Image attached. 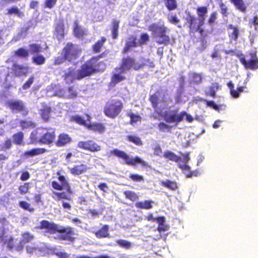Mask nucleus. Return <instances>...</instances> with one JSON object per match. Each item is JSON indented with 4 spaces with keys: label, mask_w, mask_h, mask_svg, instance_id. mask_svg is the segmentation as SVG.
I'll list each match as a JSON object with an SVG mask.
<instances>
[{
    "label": "nucleus",
    "mask_w": 258,
    "mask_h": 258,
    "mask_svg": "<svg viewBox=\"0 0 258 258\" xmlns=\"http://www.w3.org/2000/svg\"><path fill=\"white\" fill-rule=\"evenodd\" d=\"M148 29L152 32L153 36L156 39V43L159 45H173L175 43L173 37L168 35L170 31L164 24L154 23L151 24Z\"/></svg>",
    "instance_id": "obj_1"
},
{
    "label": "nucleus",
    "mask_w": 258,
    "mask_h": 258,
    "mask_svg": "<svg viewBox=\"0 0 258 258\" xmlns=\"http://www.w3.org/2000/svg\"><path fill=\"white\" fill-rule=\"evenodd\" d=\"M82 49L78 45L72 42H68L62 48L61 55L54 58V64L59 65L66 60L70 62L75 60L80 57Z\"/></svg>",
    "instance_id": "obj_2"
},
{
    "label": "nucleus",
    "mask_w": 258,
    "mask_h": 258,
    "mask_svg": "<svg viewBox=\"0 0 258 258\" xmlns=\"http://www.w3.org/2000/svg\"><path fill=\"white\" fill-rule=\"evenodd\" d=\"M146 66L151 68L155 67L154 62L149 59L142 58L140 61H137L135 58L127 55L122 57L120 67H116L115 70L116 71H120V73H125L131 69L138 71Z\"/></svg>",
    "instance_id": "obj_3"
},
{
    "label": "nucleus",
    "mask_w": 258,
    "mask_h": 258,
    "mask_svg": "<svg viewBox=\"0 0 258 258\" xmlns=\"http://www.w3.org/2000/svg\"><path fill=\"white\" fill-rule=\"evenodd\" d=\"M123 107L121 100L117 99H109L105 103L103 113L107 117L114 119L119 115Z\"/></svg>",
    "instance_id": "obj_4"
},
{
    "label": "nucleus",
    "mask_w": 258,
    "mask_h": 258,
    "mask_svg": "<svg viewBox=\"0 0 258 258\" xmlns=\"http://www.w3.org/2000/svg\"><path fill=\"white\" fill-rule=\"evenodd\" d=\"M110 153L118 158L124 160L125 164L132 166H135L137 164H141L143 167H148L147 162L142 160L139 156H135L134 158H131L130 156L123 151L119 150L117 149H114L111 151Z\"/></svg>",
    "instance_id": "obj_5"
},
{
    "label": "nucleus",
    "mask_w": 258,
    "mask_h": 258,
    "mask_svg": "<svg viewBox=\"0 0 258 258\" xmlns=\"http://www.w3.org/2000/svg\"><path fill=\"white\" fill-rule=\"evenodd\" d=\"M102 71L100 67H98L92 61L90 58L84 63L78 71L77 73V79L80 80L86 77Z\"/></svg>",
    "instance_id": "obj_6"
},
{
    "label": "nucleus",
    "mask_w": 258,
    "mask_h": 258,
    "mask_svg": "<svg viewBox=\"0 0 258 258\" xmlns=\"http://www.w3.org/2000/svg\"><path fill=\"white\" fill-rule=\"evenodd\" d=\"M184 117L188 122H191L194 120L193 117L185 111H181L179 114H177V111H174L173 113L166 116L164 120L168 123L175 122L177 124L183 121Z\"/></svg>",
    "instance_id": "obj_7"
},
{
    "label": "nucleus",
    "mask_w": 258,
    "mask_h": 258,
    "mask_svg": "<svg viewBox=\"0 0 258 258\" xmlns=\"http://www.w3.org/2000/svg\"><path fill=\"white\" fill-rule=\"evenodd\" d=\"M235 56L239 58L240 62L244 66L245 69L254 70L258 69V57L254 52L249 53L250 58L247 61L242 53L235 54Z\"/></svg>",
    "instance_id": "obj_8"
},
{
    "label": "nucleus",
    "mask_w": 258,
    "mask_h": 258,
    "mask_svg": "<svg viewBox=\"0 0 258 258\" xmlns=\"http://www.w3.org/2000/svg\"><path fill=\"white\" fill-rule=\"evenodd\" d=\"M61 226L50 222L46 220H43L40 222V224L35 227L36 229L44 230V232L49 234H54L58 233Z\"/></svg>",
    "instance_id": "obj_9"
},
{
    "label": "nucleus",
    "mask_w": 258,
    "mask_h": 258,
    "mask_svg": "<svg viewBox=\"0 0 258 258\" xmlns=\"http://www.w3.org/2000/svg\"><path fill=\"white\" fill-rule=\"evenodd\" d=\"M77 147L92 153L98 152L101 150V146L91 140L80 141L78 143Z\"/></svg>",
    "instance_id": "obj_10"
},
{
    "label": "nucleus",
    "mask_w": 258,
    "mask_h": 258,
    "mask_svg": "<svg viewBox=\"0 0 258 258\" xmlns=\"http://www.w3.org/2000/svg\"><path fill=\"white\" fill-rule=\"evenodd\" d=\"M41 144L51 145L56 138L55 131L45 127H41Z\"/></svg>",
    "instance_id": "obj_11"
},
{
    "label": "nucleus",
    "mask_w": 258,
    "mask_h": 258,
    "mask_svg": "<svg viewBox=\"0 0 258 258\" xmlns=\"http://www.w3.org/2000/svg\"><path fill=\"white\" fill-rule=\"evenodd\" d=\"M61 234L58 235L55 239L60 240H65L73 242L75 241L76 238L74 236V232L71 227L60 226L58 232Z\"/></svg>",
    "instance_id": "obj_12"
},
{
    "label": "nucleus",
    "mask_w": 258,
    "mask_h": 258,
    "mask_svg": "<svg viewBox=\"0 0 258 258\" xmlns=\"http://www.w3.org/2000/svg\"><path fill=\"white\" fill-rule=\"evenodd\" d=\"M8 106L13 111L22 112L24 116L28 114L29 110L26 107L24 103L21 100H15L9 101L8 102Z\"/></svg>",
    "instance_id": "obj_13"
},
{
    "label": "nucleus",
    "mask_w": 258,
    "mask_h": 258,
    "mask_svg": "<svg viewBox=\"0 0 258 258\" xmlns=\"http://www.w3.org/2000/svg\"><path fill=\"white\" fill-rule=\"evenodd\" d=\"M12 70L16 77L26 76L30 72L29 67L17 63H13Z\"/></svg>",
    "instance_id": "obj_14"
},
{
    "label": "nucleus",
    "mask_w": 258,
    "mask_h": 258,
    "mask_svg": "<svg viewBox=\"0 0 258 258\" xmlns=\"http://www.w3.org/2000/svg\"><path fill=\"white\" fill-rule=\"evenodd\" d=\"M53 35L58 40L63 39L64 37V25L63 20L59 19L55 24Z\"/></svg>",
    "instance_id": "obj_15"
},
{
    "label": "nucleus",
    "mask_w": 258,
    "mask_h": 258,
    "mask_svg": "<svg viewBox=\"0 0 258 258\" xmlns=\"http://www.w3.org/2000/svg\"><path fill=\"white\" fill-rule=\"evenodd\" d=\"M138 46L139 43L137 41V37L134 35H131L128 37V40L122 50V53L126 54L132 48Z\"/></svg>",
    "instance_id": "obj_16"
},
{
    "label": "nucleus",
    "mask_w": 258,
    "mask_h": 258,
    "mask_svg": "<svg viewBox=\"0 0 258 258\" xmlns=\"http://www.w3.org/2000/svg\"><path fill=\"white\" fill-rule=\"evenodd\" d=\"M198 18H196L194 16L188 15L186 19V23L188 24V27L189 29L190 33H194L196 29H199V27H202L203 25H200V21H198Z\"/></svg>",
    "instance_id": "obj_17"
},
{
    "label": "nucleus",
    "mask_w": 258,
    "mask_h": 258,
    "mask_svg": "<svg viewBox=\"0 0 258 258\" xmlns=\"http://www.w3.org/2000/svg\"><path fill=\"white\" fill-rule=\"evenodd\" d=\"M78 96V89L75 85H72L68 87L64 90L62 96L65 99H75Z\"/></svg>",
    "instance_id": "obj_18"
},
{
    "label": "nucleus",
    "mask_w": 258,
    "mask_h": 258,
    "mask_svg": "<svg viewBox=\"0 0 258 258\" xmlns=\"http://www.w3.org/2000/svg\"><path fill=\"white\" fill-rule=\"evenodd\" d=\"M41 127L37 128L33 131L30 135L29 144L36 145L41 144Z\"/></svg>",
    "instance_id": "obj_19"
},
{
    "label": "nucleus",
    "mask_w": 258,
    "mask_h": 258,
    "mask_svg": "<svg viewBox=\"0 0 258 258\" xmlns=\"http://www.w3.org/2000/svg\"><path fill=\"white\" fill-rule=\"evenodd\" d=\"M115 72L113 73L111 77V80L109 82V85L110 87H113L117 84L126 80L125 76L121 75L122 73H120V71H116L115 70Z\"/></svg>",
    "instance_id": "obj_20"
},
{
    "label": "nucleus",
    "mask_w": 258,
    "mask_h": 258,
    "mask_svg": "<svg viewBox=\"0 0 258 258\" xmlns=\"http://www.w3.org/2000/svg\"><path fill=\"white\" fill-rule=\"evenodd\" d=\"M4 243L7 245V248L10 250H13L15 249L17 251H22L24 248V244L22 242H20L17 245L15 246L14 239L12 236L6 239Z\"/></svg>",
    "instance_id": "obj_21"
},
{
    "label": "nucleus",
    "mask_w": 258,
    "mask_h": 258,
    "mask_svg": "<svg viewBox=\"0 0 258 258\" xmlns=\"http://www.w3.org/2000/svg\"><path fill=\"white\" fill-rule=\"evenodd\" d=\"M72 142L71 137L66 133L60 134L55 142L57 147H61L66 146Z\"/></svg>",
    "instance_id": "obj_22"
},
{
    "label": "nucleus",
    "mask_w": 258,
    "mask_h": 258,
    "mask_svg": "<svg viewBox=\"0 0 258 258\" xmlns=\"http://www.w3.org/2000/svg\"><path fill=\"white\" fill-rule=\"evenodd\" d=\"M62 78L67 84H70L74 82V81L77 79V74H76L75 69L72 67H70L68 69L67 72L65 73Z\"/></svg>",
    "instance_id": "obj_23"
},
{
    "label": "nucleus",
    "mask_w": 258,
    "mask_h": 258,
    "mask_svg": "<svg viewBox=\"0 0 258 258\" xmlns=\"http://www.w3.org/2000/svg\"><path fill=\"white\" fill-rule=\"evenodd\" d=\"M208 11V8L206 6L198 7L196 9L198 21H200V25H204Z\"/></svg>",
    "instance_id": "obj_24"
},
{
    "label": "nucleus",
    "mask_w": 258,
    "mask_h": 258,
    "mask_svg": "<svg viewBox=\"0 0 258 258\" xmlns=\"http://www.w3.org/2000/svg\"><path fill=\"white\" fill-rule=\"evenodd\" d=\"M89 167L84 164L77 165L70 169V172L74 175H80L87 172Z\"/></svg>",
    "instance_id": "obj_25"
},
{
    "label": "nucleus",
    "mask_w": 258,
    "mask_h": 258,
    "mask_svg": "<svg viewBox=\"0 0 258 258\" xmlns=\"http://www.w3.org/2000/svg\"><path fill=\"white\" fill-rule=\"evenodd\" d=\"M155 221L158 224L157 228V231L159 233L168 231L169 229V226L165 224V218L164 216L156 217Z\"/></svg>",
    "instance_id": "obj_26"
},
{
    "label": "nucleus",
    "mask_w": 258,
    "mask_h": 258,
    "mask_svg": "<svg viewBox=\"0 0 258 258\" xmlns=\"http://www.w3.org/2000/svg\"><path fill=\"white\" fill-rule=\"evenodd\" d=\"M51 108L48 106H44L39 110V114L41 118L45 122L49 121L51 117Z\"/></svg>",
    "instance_id": "obj_27"
},
{
    "label": "nucleus",
    "mask_w": 258,
    "mask_h": 258,
    "mask_svg": "<svg viewBox=\"0 0 258 258\" xmlns=\"http://www.w3.org/2000/svg\"><path fill=\"white\" fill-rule=\"evenodd\" d=\"M94 233L96 237L100 239L110 236L109 226L107 225H104L100 229Z\"/></svg>",
    "instance_id": "obj_28"
},
{
    "label": "nucleus",
    "mask_w": 258,
    "mask_h": 258,
    "mask_svg": "<svg viewBox=\"0 0 258 258\" xmlns=\"http://www.w3.org/2000/svg\"><path fill=\"white\" fill-rule=\"evenodd\" d=\"M153 203L154 202L151 200L139 201L135 203V207L138 209L150 210L153 208Z\"/></svg>",
    "instance_id": "obj_29"
},
{
    "label": "nucleus",
    "mask_w": 258,
    "mask_h": 258,
    "mask_svg": "<svg viewBox=\"0 0 258 258\" xmlns=\"http://www.w3.org/2000/svg\"><path fill=\"white\" fill-rule=\"evenodd\" d=\"M106 41V38L105 37H102L100 40H97L93 45H92L91 49L93 53H97L100 52Z\"/></svg>",
    "instance_id": "obj_30"
},
{
    "label": "nucleus",
    "mask_w": 258,
    "mask_h": 258,
    "mask_svg": "<svg viewBox=\"0 0 258 258\" xmlns=\"http://www.w3.org/2000/svg\"><path fill=\"white\" fill-rule=\"evenodd\" d=\"M47 152V150L44 148H33L30 150L25 152V155L29 157H33L35 156L43 154Z\"/></svg>",
    "instance_id": "obj_31"
},
{
    "label": "nucleus",
    "mask_w": 258,
    "mask_h": 258,
    "mask_svg": "<svg viewBox=\"0 0 258 258\" xmlns=\"http://www.w3.org/2000/svg\"><path fill=\"white\" fill-rule=\"evenodd\" d=\"M236 9L242 13H245L247 10V6L243 0H230Z\"/></svg>",
    "instance_id": "obj_32"
},
{
    "label": "nucleus",
    "mask_w": 258,
    "mask_h": 258,
    "mask_svg": "<svg viewBox=\"0 0 258 258\" xmlns=\"http://www.w3.org/2000/svg\"><path fill=\"white\" fill-rule=\"evenodd\" d=\"M160 184L162 186L166 187L171 190H175L178 188L177 182L175 181L169 179L161 181Z\"/></svg>",
    "instance_id": "obj_33"
},
{
    "label": "nucleus",
    "mask_w": 258,
    "mask_h": 258,
    "mask_svg": "<svg viewBox=\"0 0 258 258\" xmlns=\"http://www.w3.org/2000/svg\"><path fill=\"white\" fill-rule=\"evenodd\" d=\"M227 29H232V32L228 34L229 37L231 39L234 41H237L239 33V29L237 27L233 26L232 24H229L227 26Z\"/></svg>",
    "instance_id": "obj_34"
},
{
    "label": "nucleus",
    "mask_w": 258,
    "mask_h": 258,
    "mask_svg": "<svg viewBox=\"0 0 258 258\" xmlns=\"http://www.w3.org/2000/svg\"><path fill=\"white\" fill-rule=\"evenodd\" d=\"M163 157L169 160L175 162H179L181 159V158L176 155L174 153L168 150L164 152Z\"/></svg>",
    "instance_id": "obj_35"
},
{
    "label": "nucleus",
    "mask_w": 258,
    "mask_h": 258,
    "mask_svg": "<svg viewBox=\"0 0 258 258\" xmlns=\"http://www.w3.org/2000/svg\"><path fill=\"white\" fill-rule=\"evenodd\" d=\"M15 14L19 18H23L24 16V13L21 11L17 7H12L7 9L6 15H10Z\"/></svg>",
    "instance_id": "obj_36"
},
{
    "label": "nucleus",
    "mask_w": 258,
    "mask_h": 258,
    "mask_svg": "<svg viewBox=\"0 0 258 258\" xmlns=\"http://www.w3.org/2000/svg\"><path fill=\"white\" fill-rule=\"evenodd\" d=\"M14 55L20 57L26 58L29 56V51L27 49L20 47L14 52Z\"/></svg>",
    "instance_id": "obj_37"
},
{
    "label": "nucleus",
    "mask_w": 258,
    "mask_h": 258,
    "mask_svg": "<svg viewBox=\"0 0 258 258\" xmlns=\"http://www.w3.org/2000/svg\"><path fill=\"white\" fill-rule=\"evenodd\" d=\"M119 21L116 20H113L111 23L112 37L115 39L118 36V30L119 28Z\"/></svg>",
    "instance_id": "obj_38"
},
{
    "label": "nucleus",
    "mask_w": 258,
    "mask_h": 258,
    "mask_svg": "<svg viewBox=\"0 0 258 258\" xmlns=\"http://www.w3.org/2000/svg\"><path fill=\"white\" fill-rule=\"evenodd\" d=\"M46 59L42 54H38L32 57V62L36 65L41 66L45 63Z\"/></svg>",
    "instance_id": "obj_39"
},
{
    "label": "nucleus",
    "mask_w": 258,
    "mask_h": 258,
    "mask_svg": "<svg viewBox=\"0 0 258 258\" xmlns=\"http://www.w3.org/2000/svg\"><path fill=\"white\" fill-rule=\"evenodd\" d=\"M23 140L24 134L22 132H18L13 135V141L16 145L22 144Z\"/></svg>",
    "instance_id": "obj_40"
},
{
    "label": "nucleus",
    "mask_w": 258,
    "mask_h": 258,
    "mask_svg": "<svg viewBox=\"0 0 258 258\" xmlns=\"http://www.w3.org/2000/svg\"><path fill=\"white\" fill-rule=\"evenodd\" d=\"M126 140L138 146H141L143 145L141 139L137 136L128 135L126 136Z\"/></svg>",
    "instance_id": "obj_41"
},
{
    "label": "nucleus",
    "mask_w": 258,
    "mask_h": 258,
    "mask_svg": "<svg viewBox=\"0 0 258 258\" xmlns=\"http://www.w3.org/2000/svg\"><path fill=\"white\" fill-rule=\"evenodd\" d=\"M164 2L167 9L169 11L177 9L178 4L176 0H164Z\"/></svg>",
    "instance_id": "obj_42"
},
{
    "label": "nucleus",
    "mask_w": 258,
    "mask_h": 258,
    "mask_svg": "<svg viewBox=\"0 0 258 258\" xmlns=\"http://www.w3.org/2000/svg\"><path fill=\"white\" fill-rule=\"evenodd\" d=\"M30 52L32 54H38L42 51L41 45L37 43H32L29 45Z\"/></svg>",
    "instance_id": "obj_43"
},
{
    "label": "nucleus",
    "mask_w": 258,
    "mask_h": 258,
    "mask_svg": "<svg viewBox=\"0 0 258 258\" xmlns=\"http://www.w3.org/2000/svg\"><path fill=\"white\" fill-rule=\"evenodd\" d=\"M125 198L132 202L137 201L139 199V196L134 191L131 190H126L123 192Z\"/></svg>",
    "instance_id": "obj_44"
},
{
    "label": "nucleus",
    "mask_w": 258,
    "mask_h": 258,
    "mask_svg": "<svg viewBox=\"0 0 258 258\" xmlns=\"http://www.w3.org/2000/svg\"><path fill=\"white\" fill-rule=\"evenodd\" d=\"M74 34L76 37L81 38L86 34L85 30L76 24L74 28Z\"/></svg>",
    "instance_id": "obj_45"
},
{
    "label": "nucleus",
    "mask_w": 258,
    "mask_h": 258,
    "mask_svg": "<svg viewBox=\"0 0 258 258\" xmlns=\"http://www.w3.org/2000/svg\"><path fill=\"white\" fill-rule=\"evenodd\" d=\"M88 128L93 131L102 133L105 130V127L102 123H94L90 124Z\"/></svg>",
    "instance_id": "obj_46"
},
{
    "label": "nucleus",
    "mask_w": 258,
    "mask_h": 258,
    "mask_svg": "<svg viewBox=\"0 0 258 258\" xmlns=\"http://www.w3.org/2000/svg\"><path fill=\"white\" fill-rule=\"evenodd\" d=\"M19 206L26 210L30 212H33L35 210V209L32 207L31 204L25 201H21L19 202Z\"/></svg>",
    "instance_id": "obj_47"
},
{
    "label": "nucleus",
    "mask_w": 258,
    "mask_h": 258,
    "mask_svg": "<svg viewBox=\"0 0 258 258\" xmlns=\"http://www.w3.org/2000/svg\"><path fill=\"white\" fill-rule=\"evenodd\" d=\"M19 124L22 129L34 128L35 126V123L30 120H20Z\"/></svg>",
    "instance_id": "obj_48"
},
{
    "label": "nucleus",
    "mask_w": 258,
    "mask_h": 258,
    "mask_svg": "<svg viewBox=\"0 0 258 258\" xmlns=\"http://www.w3.org/2000/svg\"><path fill=\"white\" fill-rule=\"evenodd\" d=\"M58 179L61 182V185H63L64 188L66 189L69 193L72 194V190L71 186L68 182L66 180L64 176L63 175H59Z\"/></svg>",
    "instance_id": "obj_49"
},
{
    "label": "nucleus",
    "mask_w": 258,
    "mask_h": 258,
    "mask_svg": "<svg viewBox=\"0 0 258 258\" xmlns=\"http://www.w3.org/2000/svg\"><path fill=\"white\" fill-rule=\"evenodd\" d=\"M149 100L151 103L152 106L155 109L158 108L159 104V98L157 94L156 93L153 94L150 96Z\"/></svg>",
    "instance_id": "obj_50"
},
{
    "label": "nucleus",
    "mask_w": 258,
    "mask_h": 258,
    "mask_svg": "<svg viewBox=\"0 0 258 258\" xmlns=\"http://www.w3.org/2000/svg\"><path fill=\"white\" fill-rule=\"evenodd\" d=\"M203 76L201 74L194 73L191 76V82L194 84H199L202 82Z\"/></svg>",
    "instance_id": "obj_51"
},
{
    "label": "nucleus",
    "mask_w": 258,
    "mask_h": 258,
    "mask_svg": "<svg viewBox=\"0 0 258 258\" xmlns=\"http://www.w3.org/2000/svg\"><path fill=\"white\" fill-rule=\"evenodd\" d=\"M158 127L160 132H171L172 128V125H169L163 122H160L158 124Z\"/></svg>",
    "instance_id": "obj_52"
},
{
    "label": "nucleus",
    "mask_w": 258,
    "mask_h": 258,
    "mask_svg": "<svg viewBox=\"0 0 258 258\" xmlns=\"http://www.w3.org/2000/svg\"><path fill=\"white\" fill-rule=\"evenodd\" d=\"M12 146V142L11 140L9 138L7 139L4 142L0 145V150L5 151L7 150L10 149Z\"/></svg>",
    "instance_id": "obj_53"
},
{
    "label": "nucleus",
    "mask_w": 258,
    "mask_h": 258,
    "mask_svg": "<svg viewBox=\"0 0 258 258\" xmlns=\"http://www.w3.org/2000/svg\"><path fill=\"white\" fill-rule=\"evenodd\" d=\"M30 188V183L29 182H25L23 184L19 185L18 187V189L19 192L21 195H24L29 192V190Z\"/></svg>",
    "instance_id": "obj_54"
},
{
    "label": "nucleus",
    "mask_w": 258,
    "mask_h": 258,
    "mask_svg": "<svg viewBox=\"0 0 258 258\" xmlns=\"http://www.w3.org/2000/svg\"><path fill=\"white\" fill-rule=\"evenodd\" d=\"M218 88L219 84L218 83H213L212 86L209 88L208 95L213 98H215L216 97V92L218 89Z\"/></svg>",
    "instance_id": "obj_55"
},
{
    "label": "nucleus",
    "mask_w": 258,
    "mask_h": 258,
    "mask_svg": "<svg viewBox=\"0 0 258 258\" xmlns=\"http://www.w3.org/2000/svg\"><path fill=\"white\" fill-rule=\"evenodd\" d=\"M71 120L74 121L80 125H85L86 121L81 116L76 115H73L71 117Z\"/></svg>",
    "instance_id": "obj_56"
},
{
    "label": "nucleus",
    "mask_w": 258,
    "mask_h": 258,
    "mask_svg": "<svg viewBox=\"0 0 258 258\" xmlns=\"http://www.w3.org/2000/svg\"><path fill=\"white\" fill-rule=\"evenodd\" d=\"M126 115L127 116L130 117V123L132 124L136 123L138 121L141 120V117L138 114H134L133 113H127Z\"/></svg>",
    "instance_id": "obj_57"
},
{
    "label": "nucleus",
    "mask_w": 258,
    "mask_h": 258,
    "mask_svg": "<svg viewBox=\"0 0 258 258\" xmlns=\"http://www.w3.org/2000/svg\"><path fill=\"white\" fill-rule=\"evenodd\" d=\"M23 241L25 243L30 242L33 239L34 236L29 232H24L22 233Z\"/></svg>",
    "instance_id": "obj_58"
},
{
    "label": "nucleus",
    "mask_w": 258,
    "mask_h": 258,
    "mask_svg": "<svg viewBox=\"0 0 258 258\" xmlns=\"http://www.w3.org/2000/svg\"><path fill=\"white\" fill-rule=\"evenodd\" d=\"M105 53H102L97 56H93L91 58H90V59L93 61L96 65H97L98 67H100L101 63H103V61L99 62V60L100 58H103L105 56Z\"/></svg>",
    "instance_id": "obj_59"
},
{
    "label": "nucleus",
    "mask_w": 258,
    "mask_h": 258,
    "mask_svg": "<svg viewBox=\"0 0 258 258\" xmlns=\"http://www.w3.org/2000/svg\"><path fill=\"white\" fill-rule=\"evenodd\" d=\"M34 81V77L30 76L28 80L23 84L22 87L23 90L29 89Z\"/></svg>",
    "instance_id": "obj_60"
},
{
    "label": "nucleus",
    "mask_w": 258,
    "mask_h": 258,
    "mask_svg": "<svg viewBox=\"0 0 258 258\" xmlns=\"http://www.w3.org/2000/svg\"><path fill=\"white\" fill-rule=\"evenodd\" d=\"M116 243L120 247L125 248L126 249L130 248L132 246V243L126 240L119 239L116 240Z\"/></svg>",
    "instance_id": "obj_61"
},
{
    "label": "nucleus",
    "mask_w": 258,
    "mask_h": 258,
    "mask_svg": "<svg viewBox=\"0 0 258 258\" xmlns=\"http://www.w3.org/2000/svg\"><path fill=\"white\" fill-rule=\"evenodd\" d=\"M149 40V36L147 33H144L141 35L140 39L138 42L139 46H142Z\"/></svg>",
    "instance_id": "obj_62"
},
{
    "label": "nucleus",
    "mask_w": 258,
    "mask_h": 258,
    "mask_svg": "<svg viewBox=\"0 0 258 258\" xmlns=\"http://www.w3.org/2000/svg\"><path fill=\"white\" fill-rule=\"evenodd\" d=\"M129 177L134 182H142L144 180L143 176L138 174H131Z\"/></svg>",
    "instance_id": "obj_63"
},
{
    "label": "nucleus",
    "mask_w": 258,
    "mask_h": 258,
    "mask_svg": "<svg viewBox=\"0 0 258 258\" xmlns=\"http://www.w3.org/2000/svg\"><path fill=\"white\" fill-rule=\"evenodd\" d=\"M220 13L223 16L227 17L228 15V9L226 6L222 2L219 3Z\"/></svg>",
    "instance_id": "obj_64"
}]
</instances>
